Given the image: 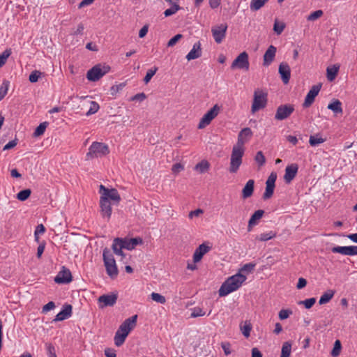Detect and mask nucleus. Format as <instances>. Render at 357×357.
Returning <instances> with one entry per match:
<instances>
[{"label": "nucleus", "instance_id": "obj_1", "mask_svg": "<svg viewBox=\"0 0 357 357\" xmlns=\"http://www.w3.org/2000/svg\"><path fill=\"white\" fill-rule=\"evenodd\" d=\"M99 191L101 194L100 198V214L103 218H107L109 220L112 213L111 202H113V204L118 205L121 199V196L116 188H107L103 185H100Z\"/></svg>", "mask_w": 357, "mask_h": 357}, {"label": "nucleus", "instance_id": "obj_2", "mask_svg": "<svg viewBox=\"0 0 357 357\" xmlns=\"http://www.w3.org/2000/svg\"><path fill=\"white\" fill-rule=\"evenodd\" d=\"M246 277L241 273H237L229 277L221 285L218 293L220 296H225L237 290L245 281Z\"/></svg>", "mask_w": 357, "mask_h": 357}, {"label": "nucleus", "instance_id": "obj_3", "mask_svg": "<svg viewBox=\"0 0 357 357\" xmlns=\"http://www.w3.org/2000/svg\"><path fill=\"white\" fill-rule=\"evenodd\" d=\"M102 258L107 275L112 278H116L119 274L116 261L110 250L105 248L103 250Z\"/></svg>", "mask_w": 357, "mask_h": 357}, {"label": "nucleus", "instance_id": "obj_4", "mask_svg": "<svg viewBox=\"0 0 357 357\" xmlns=\"http://www.w3.org/2000/svg\"><path fill=\"white\" fill-rule=\"evenodd\" d=\"M243 154L244 148L235 145L233 146L230 159L229 172L236 173L238 170L242 163Z\"/></svg>", "mask_w": 357, "mask_h": 357}, {"label": "nucleus", "instance_id": "obj_5", "mask_svg": "<svg viewBox=\"0 0 357 357\" xmlns=\"http://www.w3.org/2000/svg\"><path fill=\"white\" fill-rule=\"evenodd\" d=\"M109 150L107 144L94 142L90 146L89 152L86 153V158L88 159H92L94 158H99L107 155L109 154Z\"/></svg>", "mask_w": 357, "mask_h": 357}, {"label": "nucleus", "instance_id": "obj_6", "mask_svg": "<svg viewBox=\"0 0 357 357\" xmlns=\"http://www.w3.org/2000/svg\"><path fill=\"white\" fill-rule=\"evenodd\" d=\"M267 96V93L262 90L257 89L255 91L253 102L251 107V111L253 114L264 109L266 106L268 100Z\"/></svg>", "mask_w": 357, "mask_h": 357}, {"label": "nucleus", "instance_id": "obj_7", "mask_svg": "<svg viewBox=\"0 0 357 357\" xmlns=\"http://www.w3.org/2000/svg\"><path fill=\"white\" fill-rule=\"evenodd\" d=\"M109 70L110 67L109 66L98 64L87 72L86 78L89 81L96 82L102 78L105 74L109 73Z\"/></svg>", "mask_w": 357, "mask_h": 357}, {"label": "nucleus", "instance_id": "obj_8", "mask_svg": "<svg viewBox=\"0 0 357 357\" xmlns=\"http://www.w3.org/2000/svg\"><path fill=\"white\" fill-rule=\"evenodd\" d=\"M220 111V107L218 104H215L200 119L198 124V128L203 129L206 126L209 125L212 120H213L218 115Z\"/></svg>", "mask_w": 357, "mask_h": 357}, {"label": "nucleus", "instance_id": "obj_9", "mask_svg": "<svg viewBox=\"0 0 357 357\" xmlns=\"http://www.w3.org/2000/svg\"><path fill=\"white\" fill-rule=\"evenodd\" d=\"M250 67V63L248 59V54L246 52H241L232 62L231 68L234 69H242L248 70Z\"/></svg>", "mask_w": 357, "mask_h": 357}, {"label": "nucleus", "instance_id": "obj_10", "mask_svg": "<svg viewBox=\"0 0 357 357\" xmlns=\"http://www.w3.org/2000/svg\"><path fill=\"white\" fill-rule=\"evenodd\" d=\"M294 111V106L291 104H284L280 105L275 114V119L277 121H283L288 119Z\"/></svg>", "mask_w": 357, "mask_h": 357}, {"label": "nucleus", "instance_id": "obj_11", "mask_svg": "<svg viewBox=\"0 0 357 357\" xmlns=\"http://www.w3.org/2000/svg\"><path fill=\"white\" fill-rule=\"evenodd\" d=\"M276 179L277 174L271 172L266 181V190L262 197L264 200L268 199L273 196Z\"/></svg>", "mask_w": 357, "mask_h": 357}, {"label": "nucleus", "instance_id": "obj_12", "mask_svg": "<svg viewBox=\"0 0 357 357\" xmlns=\"http://www.w3.org/2000/svg\"><path fill=\"white\" fill-rule=\"evenodd\" d=\"M321 83L312 86V88L308 91V93L305 98L304 102L303 103V107L307 108V107H310L312 105L316 96L319 94V93L321 90Z\"/></svg>", "mask_w": 357, "mask_h": 357}, {"label": "nucleus", "instance_id": "obj_13", "mask_svg": "<svg viewBox=\"0 0 357 357\" xmlns=\"http://www.w3.org/2000/svg\"><path fill=\"white\" fill-rule=\"evenodd\" d=\"M137 315H133L131 317L126 319L119 326L118 328L119 333L121 332L123 333L128 335L130 332L135 327L137 324Z\"/></svg>", "mask_w": 357, "mask_h": 357}, {"label": "nucleus", "instance_id": "obj_14", "mask_svg": "<svg viewBox=\"0 0 357 357\" xmlns=\"http://www.w3.org/2000/svg\"><path fill=\"white\" fill-rule=\"evenodd\" d=\"M227 29V24H221L220 25L212 27L211 32L213 38L217 43L219 44L222 43L223 39L225 38Z\"/></svg>", "mask_w": 357, "mask_h": 357}, {"label": "nucleus", "instance_id": "obj_15", "mask_svg": "<svg viewBox=\"0 0 357 357\" xmlns=\"http://www.w3.org/2000/svg\"><path fill=\"white\" fill-rule=\"evenodd\" d=\"M117 294H103L98 299V305L100 308H104L107 306H113L117 301Z\"/></svg>", "mask_w": 357, "mask_h": 357}, {"label": "nucleus", "instance_id": "obj_16", "mask_svg": "<svg viewBox=\"0 0 357 357\" xmlns=\"http://www.w3.org/2000/svg\"><path fill=\"white\" fill-rule=\"evenodd\" d=\"M72 280L73 277L70 270L65 266L62 267V270L54 278V282L57 284H67L70 282Z\"/></svg>", "mask_w": 357, "mask_h": 357}, {"label": "nucleus", "instance_id": "obj_17", "mask_svg": "<svg viewBox=\"0 0 357 357\" xmlns=\"http://www.w3.org/2000/svg\"><path fill=\"white\" fill-rule=\"evenodd\" d=\"M252 135V131L250 128L242 129L238 133L237 143L235 146L244 148V144L249 141Z\"/></svg>", "mask_w": 357, "mask_h": 357}, {"label": "nucleus", "instance_id": "obj_18", "mask_svg": "<svg viewBox=\"0 0 357 357\" xmlns=\"http://www.w3.org/2000/svg\"><path fill=\"white\" fill-rule=\"evenodd\" d=\"M211 250V247L208 246L206 243H202L199 245L197 248H196L194 254H193V261L194 263H197L200 261L203 257V256L206 254Z\"/></svg>", "mask_w": 357, "mask_h": 357}, {"label": "nucleus", "instance_id": "obj_19", "mask_svg": "<svg viewBox=\"0 0 357 357\" xmlns=\"http://www.w3.org/2000/svg\"><path fill=\"white\" fill-rule=\"evenodd\" d=\"M278 72L281 76V79L283 83H289L291 77V70L289 66L285 62L281 63L279 66Z\"/></svg>", "mask_w": 357, "mask_h": 357}, {"label": "nucleus", "instance_id": "obj_20", "mask_svg": "<svg viewBox=\"0 0 357 357\" xmlns=\"http://www.w3.org/2000/svg\"><path fill=\"white\" fill-rule=\"evenodd\" d=\"M298 166L297 164H291L287 166L284 176V179L287 183H289L295 178L298 172Z\"/></svg>", "mask_w": 357, "mask_h": 357}, {"label": "nucleus", "instance_id": "obj_21", "mask_svg": "<svg viewBox=\"0 0 357 357\" xmlns=\"http://www.w3.org/2000/svg\"><path fill=\"white\" fill-rule=\"evenodd\" d=\"M277 49L273 45H270L266 51L263 58V65L268 66L273 61Z\"/></svg>", "mask_w": 357, "mask_h": 357}, {"label": "nucleus", "instance_id": "obj_22", "mask_svg": "<svg viewBox=\"0 0 357 357\" xmlns=\"http://www.w3.org/2000/svg\"><path fill=\"white\" fill-rule=\"evenodd\" d=\"M71 314L72 305L66 304L63 305L62 310L56 315L54 321H60L66 319L71 316Z\"/></svg>", "mask_w": 357, "mask_h": 357}, {"label": "nucleus", "instance_id": "obj_23", "mask_svg": "<svg viewBox=\"0 0 357 357\" xmlns=\"http://www.w3.org/2000/svg\"><path fill=\"white\" fill-rule=\"evenodd\" d=\"M202 56L201 43L199 41L193 45L192 49L186 55L188 61L193 60L199 58Z\"/></svg>", "mask_w": 357, "mask_h": 357}, {"label": "nucleus", "instance_id": "obj_24", "mask_svg": "<svg viewBox=\"0 0 357 357\" xmlns=\"http://www.w3.org/2000/svg\"><path fill=\"white\" fill-rule=\"evenodd\" d=\"M254 187L255 181L253 179L248 180L242 190V198L245 199L250 197L253 194Z\"/></svg>", "mask_w": 357, "mask_h": 357}, {"label": "nucleus", "instance_id": "obj_25", "mask_svg": "<svg viewBox=\"0 0 357 357\" xmlns=\"http://www.w3.org/2000/svg\"><path fill=\"white\" fill-rule=\"evenodd\" d=\"M122 249H125L123 239L120 238H114L112 243V250L114 252L116 255L124 256Z\"/></svg>", "mask_w": 357, "mask_h": 357}, {"label": "nucleus", "instance_id": "obj_26", "mask_svg": "<svg viewBox=\"0 0 357 357\" xmlns=\"http://www.w3.org/2000/svg\"><path fill=\"white\" fill-rule=\"evenodd\" d=\"M264 214V211L259 209L256 211L250 217L248 221V231H250L253 226L257 224V220H260L263 215Z\"/></svg>", "mask_w": 357, "mask_h": 357}, {"label": "nucleus", "instance_id": "obj_27", "mask_svg": "<svg viewBox=\"0 0 357 357\" xmlns=\"http://www.w3.org/2000/svg\"><path fill=\"white\" fill-rule=\"evenodd\" d=\"M123 243L125 245V249L131 250L134 249L137 245L142 244L143 240L140 237L132 238L129 240L123 239Z\"/></svg>", "mask_w": 357, "mask_h": 357}, {"label": "nucleus", "instance_id": "obj_28", "mask_svg": "<svg viewBox=\"0 0 357 357\" xmlns=\"http://www.w3.org/2000/svg\"><path fill=\"white\" fill-rule=\"evenodd\" d=\"M327 108L334 112L335 114H342V102L337 100L334 99L328 105Z\"/></svg>", "mask_w": 357, "mask_h": 357}, {"label": "nucleus", "instance_id": "obj_29", "mask_svg": "<svg viewBox=\"0 0 357 357\" xmlns=\"http://www.w3.org/2000/svg\"><path fill=\"white\" fill-rule=\"evenodd\" d=\"M334 294L335 291L332 289H328L325 291L319 298V305H324L328 303L333 298Z\"/></svg>", "mask_w": 357, "mask_h": 357}, {"label": "nucleus", "instance_id": "obj_30", "mask_svg": "<svg viewBox=\"0 0 357 357\" xmlns=\"http://www.w3.org/2000/svg\"><path fill=\"white\" fill-rule=\"evenodd\" d=\"M338 70L339 66H333L332 67H328L326 69L327 79L331 82L333 81L338 73Z\"/></svg>", "mask_w": 357, "mask_h": 357}, {"label": "nucleus", "instance_id": "obj_31", "mask_svg": "<svg viewBox=\"0 0 357 357\" xmlns=\"http://www.w3.org/2000/svg\"><path fill=\"white\" fill-rule=\"evenodd\" d=\"M269 0H252L250 8L252 11L261 9Z\"/></svg>", "mask_w": 357, "mask_h": 357}, {"label": "nucleus", "instance_id": "obj_32", "mask_svg": "<svg viewBox=\"0 0 357 357\" xmlns=\"http://www.w3.org/2000/svg\"><path fill=\"white\" fill-rule=\"evenodd\" d=\"M127 336L126 334L121 332L119 333V331H116L114 338L115 345L116 347H121L124 343Z\"/></svg>", "mask_w": 357, "mask_h": 357}, {"label": "nucleus", "instance_id": "obj_33", "mask_svg": "<svg viewBox=\"0 0 357 357\" xmlns=\"http://www.w3.org/2000/svg\"><path fill=\"white\" fill-rule=\"evenodd\" d=\"M291 352V343L289 341L284 342L282 347L280 357H289Z\"/></svg>", "mask_w": 357, "mask_h": 357}, {"label": "nucleus", "instance_id": "obj_34", "mask_svg": "<svg viewBox=\"0 0 357 357\" xmlns=\"http://www.w3.org/2000/svg\"><path fill=\"white\" fill-rule=\"evenodd\" d=\"M276 236V233L273 231H270L266 233H262L256 237V240L259 241H267L270 239H272Z\"/></svg>", "mask_w": 357, "mask_h": 357}, {"label": "nucleus", "instance_id": "obj_35", "mask_svg": "<svg viewBox=\"0 0 357 357\" xmlns=\"http://www.w3.org/2000/svg\"><path fill=\"white\" fill-rule=\"evenodd\" d=\"M240 329L243 333V335L245 337H249L250 335V331L252 330V324L249 321H245L243 326H240Z\"/></svg>", "mask_w": 357, "mask_h": 357}, {"label": "nucleus", "instance_id": "obj_36", "mask_svg": "<svg viewBox=\"0 0 357 357\" xmlns=\"http://www.w3.org/2000/svg\"><path fill=\"white\" fill-rule=\"evenodd\" d=\"M209 166L210 165L208 161L202 160L195 165V169L200 173H204L208 171Z\"/></svg>", "mask_w": 357, "mask_h": 357}, {"label": "nucleus", "instance_id": "obj_37", "mask_svg": "<svg viewBox=\"0 0 357 357\" xmlns=\"http://www.w3.org/2000/svg\"><path fill=\"white\" fill-rule=\"evenodd\" d=\"M48 124L49 123L46 121L40 123V125L36 128V130L33 132V136L39 137V136L43 135L44 134Z\"/></svg>", "mask_w": 357, "mask_h": 357}, {"label": "nucleus", "instance_id": "obj_38", "mask_svg": "<svg viewBox=\"0 0 357 357\" xmlns=\"http://www.w3.org/2000/svg\"><path fill=\"white\" fill-rule=\"evenodd\" d=\"M31 190L30 189H25L21 190L17 194V199L20 201L24 202L31 195Z\"/></svg>", "mask_w": 357, "mask_h": 357}, {"label": "nucleus", "instance_id": "obj_39", "mask_svg": "<svg viewBox=\"0 0 357 357\" xmlns=\"http://www.w3.org/2000/svg\"><path fill=\"white\" fill-rule=\"evenodd\" d=\"M171 4H172L171 8L167 9L164 12V15L165 17H169V16H171V15L175 14L178 10H179L181 8L180 7V6L178 4V3H173Z\"/></svg>", "mask_w": 357, "mask_h": 357}, {"label": "nucleus", "instance_id": "obj_40", "mask_svg": "<svg viewBox=\"0 0 357 357\" xmlns=\"http://www.w3.org/2000/svg\"><path fill=\"white\" fill-rule=\"evenodd\" d=\"M341 349H342L341 342L339 340H337L335 342L333 349L331 351V356L333 357H337V356L340 355Z\"/></svg>", "mask_w": 357, "mask_h": 357}, {"label": "nucleus", "instance_id": "obj_41", "mask_svg": "<svg viewBox=\"0 0 357 357\" xmlns=\"http://www.w3.org/2000/svg\"><path fill=\"white\" fill-rule=\"evenodd\" d=\"M324 142L325 139L318 137V135H311L309 139V143L312 146H315L319 144L324 143Z\"/></svg>", "mask_w": 357, "mask_h": 357}, {"label": "nucleus", "instance_id": "obj_42", "mask_svg": "<svg viewBox=\"0 0 357 357\" xmlns=\"http://www.w3.org/2000/svg\"><path fill=\"white\" fill-rule=\"evenodd\" d=\"M9 86V82L4 80L0 86V100H1L7 94Z\"/></svg>", "mask_w": 357, "mask_h": 357}, {"label": "nucleus", "instance_id": "obj_43", "mask_svg": "<svg viewBox=\"0 0 357 357\" xmlns=\"http://www.w3.org/2000/svg\"><path fill=\"white\" fill-rule=\"evenodd\" d=\"M151 297L153 301H154L158 303L165 304L166 303L165 297L158 293L153 292L151 294Z\"/></svg>", "mask_w": 357, "mask_h": 357}, {"label": "nucleus", "instance_id": "obj_44", "mask_svg": "<svg viewBox=\"0 0 357 357\" xmlns=\"http://www.w3.org/2000/svg\"><path fill=\"white\" fill-rule=\"evenodd\" d=\"M284 28L285 24L284 22H279L277 20L275 21L273 30L278 35L281 34Z\"/></svg>", "mask_w": 357, "mask_h": 357}, {"label": "nucleus", "instance_id": "obj_45", "mask_svg": "<svg viewBox=\"0 0 357 357\" xmlns=\"http://www.w3.org/2000/svg\"><path fill=\"white\" fill-rule=\"evenodd\" d=\"M255 160L259 165V167H261L265 164L266 158L262 151H259L256 153Z\"/></svg>", "mask_w": 357, "mask_h": 357}, {"label": "nucleus", "instance_id": "obj_46", "mask_svg": "<svg viewBox=\"0 0 357 357\" xmlns=\"http://www.w3.org/2000/svg\"><path fill=\"white\" fill-rule=\"evenodd\" d=\"M99 108H100L99 105L96 102L91 101L90 102V108L86 114V116H90V115H92V114L96 113L98 111Z\"/></svg>", "mask_w": 357, "mask_h": 357}, {"label": "nucleus", "instance_id": "obj_47", "mask_svg": "<svg viewBox=\"0 0 357 357\" xmlns=\"http://www.w3.org/2000/svg\"><path fill=\"white\" fill-rule=\"evenodd\" d=\"M157 70V67H154L153 68L148 70L146 75L144 78V82H145V84H147L150 82L153 76L156 73Z\"/></svg>", "mask_w": 357, "mask_h": 357}, {"label": "nucleus", "instance_id": "obj_48", "mask_svg": "<svg viewBox=\"0 0 357 357\" xmlns=\"http://www.w3.org/2000/svg\"><path fill=\"white\" fill-rule=\"evenodd\" d=\"M316 302L315 298H310L298 303L299 305H303L306 309L311 308Z\"/></svg>", "mask_w": 357, "mask_h": 357}, {"label": "nucleus", "instance_id": "obj_49", "mask_svg": "<svg viewBox=\"0 0 357 357\" xmlns=\"http://www.w3.org/2000/svg\"><path fill=\"white\" fill-rule=\"evenodd\" d=\"M11 54L10 50H6L1 55H0V68H1L6 62L7 59Z\"/></svg>", "mask_w": 357, "mask_h": 357}, {"label": "nucleus", "instance_id": "obj_50", "mask_svg": "<svg viewBox=\"0 0 357 357\" xmlns=\"http://www.w3.org/2000/svg\"><path fill=\"white\" fill-rule=\"evenodd\" d=\"M323 15V11L321 10H317L311 14H310L307 20L308 21H314Z\"/></svg>", "mask_w": 357, "mask_h": 357}, {"label": "nucleus", "instance_id": "obj_51", "mask_svg": "<svg viewBox=\"0 0 357 357\" xmlns=\"http://www.w3.org/2000/svg\"><path fill=\"white\" fill-rule=\"evenodd\" d=\"M293 312L289 309H282L279 312L278 317L280 319L284 320L287 319L291 314H292Z\"/></svg>", "mask_w": 357, "mask_h": 357}, {"label": "nucleus", "instance_id": "obj_52", "mask_svg": "<svg viewBox=\"0 0 357 357\" xmlns=\"http://www.w3.org/2000/svg\"><path fill=\"white\" fill-rule=\"evenodd\" d=\"M41 75V73L38 70H33L31 72V73L29 75V80L31 83H35L38 82L39 77Z\"/></svg>", "mask_w": 357, "mask_h": 357}, {"label": "nucleus", "instance_id": "obj_53", "mask_svg": "<svg viewBox=\"0 0 357 357\" xmlns=\"http://www.w3.org/2000/svg\"><path fill=\"white\" fill-rule=\"evenodd\" d=\"M183 35L181 33H178L175 35L173 38H172L167 43V47H173L176 43L183 38Z\"/></svg>", "mask_w": 357, "mask_h": 357}, {"label": "nucleus", "instance_id": "obj_54", "mask_svg": "<svg viewBox=\"0 0 357 357\" xmlns=\"http://www.w3.org/2000/svg\"><path fill=\"white\" fill-rule=\"evenodd\" d=\"M333 253H340L347 255V246H335L331 249Z\"/></svg>", "mask_w": 357, "mask_h": 357}, {"label": "nucleus", "instance_id": "obj_55", "mask_svg": "<svg viewBox=\"0 0 357 357\" xmlns=\"http://www.w3.org/2000/svg\"><path fill=\"white\" fill-rule=\"evenodd\" d=\"M221 347L222 348L225 355L228 356V355L231 354V351L230 349L231 344L229 342H222Z\"/></svg>", "mask_w": 357, "mask_h": 357}, {"label": "nucleus", "instance_id": "obj_56", "mask_svg": "<svg viewBox=\"0 0 357 357\" xmlns=\"http://www.w3.org/2000/svg\"><path fill=\"white\" fill-rule=\"evenodd\" d=\"M347 255H348V256L357 255V246H356V245L347 246Z\"/></svg>", "mask_w": 357, "mask_h": 357}, {"label": "nucleus", "instance_id": "obj_57", "mask_svg": "<svg viewBox=\"0 0 357 357\" xmlns=\"http://www.w3.org/2000/svg\"><path fill=\"white\" fill-rule=\"evenodd\" d=\"M146 98V96L144 93H137L136 95L131 97L130 100L135 101V100H139L140 102H142Z\"/></svg>", "mask_w": 357, "mask_h": 357}, {"label": "nucleus", "instance_id": "obj_58", "mask_svg": "<svg viewBox=\"0 0 357 357\" xmlns=\"http://www.w3.org/2000/svg\"><path fill=\"white\" fill-rule=\"evenodd\" d=\"M205 314V312L202 310V309L199 307H196L193 310L192 312L191 313L192 317H202Z\"/></svg>", "mask_w": 357, "mask_h": 357}, {"label": "nucleus", "instance_id": "obj_59", "mask_svg": "<svg viewBox=\"0 0 357 357\" xmlns=\"http://www.w3.org/2000/svg\"><path fill=\"white\" fill-rule=\"evenodd\" d=\"M255 267V264H252V263L246 264L241 268V271L243 272L250 273L254 270Z\"/></svg>", "mask_w": 357, "mask_h": 357}, {"label": "nucleus", "instance_id": "obj_60", "mask_svg": "<svg viewBox=\"0 0 357 357\" xmlns=\"http://www.w3.org/2000/svg\"><path fill=\"white\" fill-rule=\"evenodd\" d=\"M55 307V304L54 302L52 301H50L49 303H47L46 305H45L43 307V310L42 312L43 313H45L52 309H54Z\"/></svg>", "mask_w": 357, "mask_h": 357}, {"label": "nucleus", "instance_id": "obj_61", "mask_svg": "<svg viewBox=\"0 0 357 357\" xmlns=\"http://www.w3.org/2000/svg\"><path fill=\"white\" fill-rule=\"evenodd\" d=\"M184 169L181 163H176L172 166V171L174 174H178Z\"/></svg>", "mask_w": 357, "mask_h": 357}, {"label": "nucleus", "instance_id": "obj_62", "mask_svg": "<svg viewBox=\"0 0 357 357\" xmlns=\"http://www.w3.org/2000/svg\"><path fill=\"white\" fill-rule=\"evenodd\" d=\"M45 248V242L43 241L42 243H40V245L37 249V257L38 258L41 257V255L44 252Z\"/></svg>", "mask_w": 357, "mask_h": 357}, {"label": "nucleus", "instance_id": "obj_63", "mask_svg": "<svg viewBox=\"0 0 357 357\" xmlns=\"http://www.w3.org/2000/svg\"><path fill=\"white\" fill-rule=\"evenodd\" d=\"M105 355L106 357H116V351L111 348L105 349Z\"/></svg>", "mask_w": 357, "mask_h": 357}, {"label": "nucleus", "instance_id": "obj_64", "mask_svg": "<svg viewBox=\"0 0 357 357\" xmlns=\"http://www.w3.org/2000/svg\"><path fill=\"white\" fill-rule=\"evenodd\" d=\"M47 350L49 355V357H56V353H55V349L54 346L52 344H48L47 346Z\"/></svg>", "mask_w": 357, "mask_h": 357}]
</instances>
